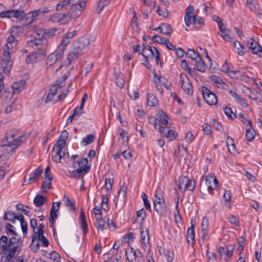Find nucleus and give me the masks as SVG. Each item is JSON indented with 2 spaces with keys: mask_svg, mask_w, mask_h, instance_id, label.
Returning a JSON list of instances; mask_svg holds the SVG:
<instances>
[{
  "mask_svg": "<svg viewBox=\"0 0 262 262\" xmlns=\"http://www.w3.org/2000/svg\"><path fill=\"white\" fill-rule=\"evenodd\" d=\"M17 45V40L14 35H11L7 38V42L4 47V50L9 51L10 52L14 51Z\"/></svg>",
  "mask_w": 262,
  "mask_h": 262,
  "instance_id": "obj_16",
  "label": "nucleus"
},
{
  "mask_svg": "<svg viewBox=\"0 0 262 262\" xmlns=\"http://www.w3.org/2000/svg\"><path fill=\"white\" fill-rule=\"evenodd\" d=\"M140 234L141 236V243L142 245L145 246V240L146 236H147V241L149 239L148 230H146V231H144L143 230H142L140 231Z\"/></svg>",
  "mask_w": 262,
  "mask_h": 262,
  "instance_id": "obj_54",
  "label": "nucleus"
},
{
  "mask_svg": "<svg viewBox=\"0 0 262 262\" xmlns=\"http://www.w3.org/2000/svg\"><path fill=\"white\" fill-rule=\"evenodd\" d=\"M180 82L181 83V87L184 91L188 94H192V86L188 76L185 74L182 73L180 75Z\"/></svg>",
  "mask_w": 262,
  "mask_h": 262,
  "instance_id": "obj_10",
  "label": "nucleus"
},
{
  "mask_svg": "<svg viewBox=\"0 0 262 262\" xmlns=\"http://www.w3.org/2000/svg\"><path fill=\"white\" fill-rule=\"evenodd\" d=\"M228 221L231 224L234 226H239V219L233 215H231L229 217Z\"/></svg>",
  "mask_w": 262,
  "mask_h": 262,
  "instance_id": "obj_55",
  "label": "nucleus"
},
{
  "mask_svg": "<svg viewBox=\"0 0 262 262\" xmlns=\"http://www.w3.org/2000/svg\"><path fill=\"white\" fill-rule=\"evenodd\" d=\"M0 68L4 73L8 74L10 72L13 65L9 51L4 49L2 61L0 62Z\"/></svg>",
  "mask_w": 262,
  "mask_h": 262,
  "instance_id": "obj_6",
  "label": "nucleus"
},
{
  "mask_svg": "<svg viewBox=\"0 0 262 262\" xmlns=\"http://www.w3.org/2000/svg\"><path fill=\"white\" fill-rule=\"evenodd\" d=\"M90 168V167H87L74 170L72 171V176L77 179L80 178L82 179V178H83V175L89 170Z\"/></svg>",
  "mask_w": 262,
  "mask_h": 262,
  "instance_id": "obj_25",
  "label": "nucleus"
},
{
  "mask_svg": "<svg viewBox=\"0 0 262 262\" xmlns=\"http://www.w3.org/2000/svg\"><path fill=\"white\" fill-rule=\"evenodd\" d=\"M56 31L57 29L56 28H51L47 31L44 32L43 37H52L55 35Z\"/></svg>",
  "mask_w": 262,
  "mask_h": 262,
  "instance_id": "obj_58",
  "label": "nucleus"
},
{
  "mask_svg": "<svg viewBox=\"0 0 262 262\" xmlns=\"http://www.w3.org/2000/svg\"><path fill=\"white\" fill-rule=\"evenodd\" d=\"M15 217H16V214L14 212L8 211L5 212L3 219L5 221L8 220L14 224L15 223Z\"/></svg>",
  "mask_w": 262,
  "mask_h": 262,
  "instance_id": "obj_36",
  "label": "nucleus"
},
{
  "mask_svg": "<svg viewBox=\"0 0 262 262\" xmlns=\"http://www.w3.org/2000/svg\"><path fill=\"white\" fill-rule=\"evenodd\" d=\"M231 45L237 50L236 52L239 56H243L246 53L245 51V48L240 42L234 41L232 42Z\"/></svg>",
  "mask_w": 262,
  "mask_h": 262,
  "instance_id": "obj_28",
  "label": "nucleus"
},
{
  "mask_svg": "<svg viewBox=\"0 0 262 262\" xmlns=\"http://www.w3.org/2000/svg\"><path fill=\"white\" fill-rule=\"evenodd\" d=\"M185 22L187 26L195 24V15L191 14H185Z\"/></svg>",
  "mask_w": 262,
  "mask_h": 262,
  "instance_id": "obj_38",
  "label": "nucleus"
},
{
  "mask_svg": "<svg viewBox=\"0 0 262 262\" xmlns=\"http://www.w3.org/2000/svg\"><path fill=\"white\" fill-rule=\"evenodd\" d=\"M115 76L116 77V83L120 88H123L124 85V80L123 75L121 72L115 73Z\"/></svg>",
  "mask_w": 262,
  "mask_h": 262,
  "instance_id": "obj_35",
  "label": "nucleus"
},
{
  "mask_svg": "<svg viewBox=\"0 0 262 262\" xmlns=\"http://www.w3.org/2000/svg\"><path fill=\"white\" fill-rule=\"evenodd\" d=\"M158 115L161 121V122L163 124H167L168 123V116L162 111L158 112Z\"/></svg>",
  "mask_w": 262,
  "mask_h": 262,
  "instance_id": "obj_43",
  "label": "nucleus"
},
{
  "mask_svg": "<svg viewBox=\"0 0 262 262\" xmlns=\"http://www.w3.org/2000/svg\"><path fill=\"white\" fill-rule=\"evenodd\" d=\"M62 150H58V149H57V151L56 152V154L55 155L52 156V160L53 161L59 163L60 162L62 156L61 155Z\"/></svg>",
  "mask_w": 262,
  "mask_h": 262,
  "instance_id": "obj_59",
  "label": "nucleus"
},
{
  "mask_svg": "<svg viewBox=\"0 0 262 262\" xmlns=\"http://www.w3.org/2000/svg\"><path fill=\"white\" fill-rule=\"evenodd\" d=\"M47 201V199L42 195H37L33 200V203L36 207L42 206Z\"/></svg>",
  "mask_w": 262,
  "mask_h": 262,
  "instance_id": "obj_32",
  "label": "nucleus"
},
{
  "mask_svg": "<svg viewBox=\"0 0 262 262\" xmlns=\"http://www.w3.org/2000/svg\"><path fill=\"white\" fill-rule=\"evenodd\" d=\"M247 43L250 45L249 49L252 50L254 54H258L260 57H262V50L261 47L259 45L258 42L254 40L252 38H250L248 41Z\"/></svg>",
  "mask_w": 262,
  "mask_h": 262,
  "instance_id": "obj_15",
  "label": "nucleus"
},
{
  "mask_svg": "<svg viewBox=\"0 0 262 262\" xmlns=\"http://www.w3.org/2000/svg\"><path fill=\"white\" fill-rule=\"evenodd\" d=\"M50 12L47 7H41L38 9L31 11L26 14L23 17V19L26 24H30L36 20L43 17L46 14Z\"/></svg>",
  "mask_w": 262,
  "mask_h": 262,
  "instance_id": "obj_4",
  "label": "nucleus"
},
{
  "mask_svg": "<svg viewBox=\"0 0 262 262\" xmlns=\"http://www.w3.org/2000/svg\"><path fill=\"white\" fill-rule=\"evenodd\" d=\"M22 242L15 236L11 237L8 242V238L3 235L0 238V254H5L1 258V262H13L16 259V254L21 250Z\"/></svg>",
  "mask_w": 262,
  "mask_h": 262,
  "instance_id": "obj_1",
  "label": "nucleus"
},
{
  "mask_svg": "<svg viewBox=\"0 0 262 262\" xmlns=\"http://www.w3.org/2000/svg\"><path fill=\"white\" fill-rule=\"evenodd\" d=\"M14 94H15L14 93H13V92H11V91H8L7 90H5L4 91V92L3 93V97L4 98V99L7 101V100H11L12 97H13V95Z\"/></svg>",
  "mask_w": 262,
  "mask_h": 262,
  "instance_id": "obj_62",
  "label": "nucleus"
},
{
  "mask_svg": "<svg viewBox=\"0 0 262 262\" xmlns=\"http://www.w3.org/2000/svg\"><path fill=\"white\" fill-rule=\"evenodd\" d=\"M179 188L182 192L186 190L193 191L195 188V181L189 179L186 176H181L179 178Z\"/></svg>",
  "mask_w": 262,
  "mask_h": 262,
  "instance_id": "obj_7",
  "label": "nucleus"
},
{
  "mask_svg": "<svg viewBox=\"0 0 262 262\" xmlns=\"http://www.w3.org/2000/svg\"><path fill=\"white\" fill-rule=\"evenodd\" d=\"M81 55L80 54L72 49V50L69 52L67 59L68 64H70L72 61L76 60Z\"/></svg>",
  "mask_w": 262,
  "mask_h": 262,
  "instance_id": "obj_30",
  "label": "nucleus"
},
{
  "mask_svg": "<svg viewBox=\"0 0 262 262\" xmlns=\"http://www.w3.org/2000/svg\"><path fill=\"white\" fill-rule=\"evenodd\" d=\"M155 50L151 46L148 45L144 46L141 54L144 58L149 56H154Z\"/></svg>",
  "mask_w": 262,
  "mask_h": 262,
  "instance_id": "obj_27",
  "label": "nucleus"
},
{
  "mask_svg": "<svg viewBox=\"0 0 262 262\" xmlns=\"http://www.w3.org/2000/svg\"><path fill=\"white\" fill-rule=\"evenodd\" d=\"M16 208L18 210H21L24 212V213L28 216H30V212L29 210L26 209V208H28V206L27 205H24L21 203L17 204L16 206Z\"/></svg>",
  "mask_w": 262,
  "mask_h": 262,
  "instance_id": "obj_46",
  "label": "nucleus"
},
{
  "mask_svg": "<svg viewBox=\"0 0 262 262\" xmlns=\"http://www.w3.org/2000/svg\"><path fill=\"white\" fill-rule=\"evenodd\" d=\"M110 2V0H99L97 8V11L98 13H100L103 7L107 5Z\"/></svg>",
  "mask_w": 262,
  "mask_h": 262,
  "instance_id": "obj_45",
  "label": "nucleus"
},
{
  "mask_svg": "<svg viewBox=\"0 0 262 262\" xmlns=\"http://www.w3.org/2000/svg\"><path fill=\"white\" fill-rule=\"evenodd\" d=\"M26 81L24 80H21L16 82H14L12 85V90L15 94H18L23 91L25 88Z\"/></svg>",
  "mask_w": 262,
  "mask_h": 262,
  "instance_id": "obj_22",
  "label": "nucleus"
},
{
  "mask_svg": "<svg viewBox=\"0 0 262 262\" xmlns=\"http://www.w3.org/2000/svg\"><path fill=\"white\" fill-rule=\"evenodd\" d=\"M161 26L164 27V28L163 29V33L169 35L171 34L173 30L169 24H161Z\"/></svg>",
  "mask_w": 262,
  "mask_h": 262,
  "instance_id": "obj_48",
  "label": "nucleus"
},
{
  "mask_svg": "<svg viewBox=\"0 0 262 262\" xmlns=\"http://www.w3.org/2000/svg\"><path fill=\"white\" fill-rule=\"evenodd\" d=\"M210 78L211 81L215 84H224V82L223 81V80L216 75H212L210 77Z\"/></svg>",
  "mask_w": 262,
  "mask_h": 262,
  "instance_id": "obj_60",
  "label": "nucleus"
},
{
  "mask_svg": "<svg viewBox=\"0 0 262 262\" xmlns=\"http://www.w3.org/2000/svg\"><path fill=\"white\" fill-rule=\"evenodd\" d=\"M77 163L79 166V168H86L88 166L86 165L88 163V160L86 158H81L80 161H78Z\"/></svg>",
  "mask_w": 262,
  "mask_h": 262,
  "instance_id": "obj_63",
  "label": "nucleus"
},
{
  "mask_svg": "<svg viewBox=\"0 0 262 262\" xmlns=\"http://www.w3.org/2000/svg\"><path fill=\"white\" fill-rule=\"evenodd\" d=\"M62 87V85H60V83H59V80H57L56 81V84L50 89V92L47 96V97L46 99V102L51 101L53 100L54 96L57 94L58 89H60Z\"/></svg>",
  "mask_w": 262,
  "mask_h": 262,
  "instance_id": "obj_18",
  "label": "nucleus"
},
{
  "mask_svg": "<svg viewBox=\"0 0 262 262\" xmlns=\"http://www.w3.org/2000/svg\"><path fill=\"white\" fill-rule=\"evenodd\" d=\"M147 103L150 106H155L158 104V100L152 94H148L147 97Z\"/></svg>",
  "mask_w": 262,
  "mask_h": 262,
  "instance_id": "obj_34",
  "label": "nucleus"
},
{
  "mask_svg": "<svg viewBox=\"0 0 262 262\" xmlns=\"http://www.w3.org/2000/svg\"><path fill=\"white\" fill-rule=\"evenodd\" d=\"M14 227L11 224H7L6 225V233H10L15 236L17 235V233L14 230Z\"/></svg>",
  "mask_w": 262,
  "mask_h": 262,
  "instance_id": "obj_50",
  "label": "nucleus"
},
{
  "mask_svg": "<svg viewBox=\"0 0 262 262\" xmlns=\"http://www.w3.org/2000/svg\"><path fill=\"white\" fill-rule=\"evenodd\" d=\"M194 227L191 225L187 230V241L188 245H193L195 242Z\"/></svg>",
  "mask_w": 262,
  "mask_h": 262,
  "instance_id": "obj_26",
  "label": "nucleus"
},
{
  "mask_svg": "<svg viewBox=\"0 0 262 262\" xmlns=\"http://www.w3.org/2000/svg\"><path fill=\"white\" fill-rule=\"evenodd\" d=\"M53 180L52 177H45V180L42 183V189L44 192H47L51 187V181Z\"/></svg>",
  "mask_w": 262,
  "mask_h": 262,
  "instance_id": "obj_31",
  "label": "nucleus"
},
{
  "mask_svg": "<svg viewBox=\"0 0 262 262\" xmlns=\"http://www.w3.org/2000/svg\"><path fill=\"white\" fill-rule=\"evenodd\" d=\"M105 224V221L104 219L101 217L98 218L95 223V226L98 230L102 231L104 229Z\"/></svg>",
  "mask_w": 262,
  "mask_h": 262,
  "instance_id": "obj_40",
  "label": "nucleus"
},
{
  "mask_svg": "<svg viewBox=\"0 0 262 262\" xmlns=\"http://www.w3.org/2000/svg\"><path fill=\"white\" fill-rule=\"evenodd\" d=\"M140 254H141L140 251L136 250L134 251L133 248L126 250L125 252L126 259L128 262H132L134 260H136Z\"/></svg>",
  "mask_w": 262,
  "mask_h": 262,
  "instance_id": "obj_19",
  "label": "nucleus"
},
{
  "mask_svg": "<svg viewBox=\"0 0 262 262\" xmlns=\"http://www.w3.org/2000/svg\"><path fill=\"white\" fill-rule=\"evenodd\" d=\"M153 42L165 45V42L168 40V38L160 37L158 35H155L151 39Z\"/></svg>",
  "mask_w": 262,
  "mask_h": 262,
  "instance_id": "obj_47",
  "label": "nucleus"
},
{
  "mask_svg": "<svg viewBox=\"0 0 262 262\" xmlns=\"http://www.w3.org/2000/svg\"><path fill=\"white\" fill-rule=\"evenodd\" d=\"M155 198L154 203L165 202V199L163 195L161 194V190H157L155 193Z\"/></svg>",
  "mask_w": 262,
  "mask_h": 262,
  "instance_id": "obj_41",
  "label": "nucleus"
},
{
  "mask_svg": "<svg viewBox=\"0 0 262 262\" xmlns=\"http://www.w3.org/2000/svg\"><path fill=\"white\" fill-rule=\"evenodd\" d=\"M80 15V10L73 6L72 9L66 13H55L51 15L49 20L59 25H65L72 20H76Z\"/></svg>",
  "mask_w": 262,
  "mask_h": 262,
  "instance_id": "obj_2",
  "label": "nucleus"
},
{
  "mask_svg": "<svg viewBox=\"0 0 262 262\" xmlns=\"http://www.w3.org/2000/svg\"><path fill=\"white\" fill-rule=\"evenodd\" d=\"M225 249L227 250V253H226V258H230L233 255V251L234 250L233 245H227Z\"/></svg>",
  "mask_w": 262,
  "mask_h": 262,
  "instance_id": "obj_53",
  "label": "nucleus"
},
{
  "mask_svg": "<svg viewBox=\"0 0 262 262\" xmlns=\"http://www.w3.org/2000/svg\"><path fill=\"white\" fill-rule=\"evenodd\" d=\"M70 6L69 10L72 9V7H75L76 9L80 10V15L85 7V1L76 2L75 0H64L60 2L56 5V10L57 11L62 10Z\"/></svg>",
  "mask_w": 262,
  "mask_h": 262,
  "instance_id": "obj_5",
  "label": "nucleus"
},
{
  "mask_svg": "<svg viewBox=\"0 0 262 262\" xmlns=\"http://www.w3.org/2000/svg\"><path fill=\"white\" fill-rule=\"evenodd\" d=\"M187 55L188 57L191 58L193 61L196 60L199 58V57H201L198 52H196L194 50L191 49H188Z\"/></svg>",
  "mask_w": 262,
  "mask_h": 262,
  "instance_id": "obj_39",
  "label": "nucleus"
},
{
  "mask_svg": "<svg viewBox=\"0 0 262 262\" xmlns=\"http://www.w3.org/2000/svg\"><path fill=\"white\" fill-rule=\"evenodd\" d=\"M224 111L225 114L229 119L233 120L236 117V115L233 113L230 107L226 106L224 107Z\"/></svg>",
  "mask_w": 262,
  "mask_h": 262,
  "instance_id": "obj_42",
  "label": "nucleus"
},
{
  "mask_svg": "<svg viewBox=\"0 0 262 262\" xmlns=\"http://www.w3.org/2000/svg\"><path fill=\"white\" fill-rule=\"evenodd\" d=\"M95 139V135L92 134H89L83 138L81 143L84 146H86L92 143L94 141Z\"/></svg>",
  "mask_w": 262,
  "mask_h": 262,
  "instance_id": "obj_37",
  "label": "nucleus"
},
{
  "mask_svg": "<svg viewBox=\"0 0 262 262\" xmlns=\"http://www.w3.org/2000/svg\"><path fill=\"white\" fill-rule=\"evenodd\" d=\"M63 54L62 52L57 49L48 56L46 60V64L49 67L53 66L62 58Z\"/></svg>",
  "mask_w": 262,
  "mask_h": 262,
  "instance_id": "obj_12",
  "label": "nucleus"
},
{
  "mask_svg": "<svg viewBox=\"0 0 262 262\" xmlns=\"http://www.w3.org/2000/svg\"><path fill=\"white\" fill-rule=\"evenodd\" d=\"M14 14L15 18H20L24 20L23 19V17L25 14H24V12L21 10H14Z\"/></svg>",
  "mask_w": 262,
  "mask_h": 262,
  "instance_id": "obj_64",
  "label": "nucleus"
},
{
  "mask_svg": "<svg viewBox=\"0 0 262 262\" xmlns=\"http://www.w3.org/2000/svg\"><path fill=\"white\" fill-rule=\"evenodd\" d=\"M226 143L229 151L230 153L234 154L236 151V147L233 139L228 136L227 138Z\"/></svg>",
  "mask_w": 262,
  "mask_h": 262,
  "instance_id": "obj_33",
  "label": "nucleus"
},
{
  "mask_svg": "<svg viewBox=\"0 0 262 262\" xmlns=\"http://www.w3.org/2000/svg\"><path fill=\"white\" fill-rule=\"evenodd\" d=\"M79 220L80 221L81 228L82 230L83 235H85L88 230V227L85 220L84 210L83 208H81L80 209Z\"/></svg>",
  "mask_w": 262,
  "mask_h": 262,
  "instance_id": "obj_23",
  "label": "nucleus"
},
{
  "mask_svg": "<svg viewBox=\"0 0 262 262\" xmlns=\"http://www.w3.org/2000/svg\"><path fill=\"white\" fill-rule=\"evenodd\" d=\"M6 138V143L3 146L6 147L5 150L8 154L14 152L26 139L25 136L19 135L18 132L15 129L7 133Z\"/></svg>",
  "mask_w": 262,
  "mask_h": 262,
  "instance_id": "obj_3",
  "label": "nucleus"
},
{
  "mask_svg": "<svg viewBox=\"0 0 262 262\" xmlns=\"http://www.w3.org/2000/svg\"><path fill=\"white\" fill-rule=\"evenodd\" d=\"M206 185L209 191L218 189V181L214 176H207L206 178Z\"/></svg>",
  "mask_w": 262,
  "mask_h": 262,
  "instance_id": "obj_14",
  "label": "nucleus"
},
{
  "mask_svg": "<svg viewBox=\"0 0 262 262\" xmlns=\"http://www.w3.org/2000/svg\"><path fill=\"white\" fill-rule=\"evenodd\" d=\"M76 31L67 33L62 38L58 49L63 53L64 52L67 45L70 42L71 39L75 36Z\"/></svg>",
  "mask_w": 262,
  "mask_h": 262,
  "instance_id": "obj_11",
  "label": "nucleus"
},
{
  "mask_svg": "<svg viewBox=\"0 0 262 262\" xmlns=\"http://www.w3.org/2000/svg\"><path fill=\"white\" fill-rule=\"evenodd\" d=\"M202 94L207 103L210 105H215L217 102L216 95L206 87H202Z\"/></svg>",
  "mask_w": 262,
  "mask_h": 262,
  "instance_id": "obj_8",
  "label": "nucleus"
},
{
  "mask_svg": "<svg viewBox=\"0 0 262 262\" xmlns=\"http://www.w3.org/2000/svg\"><path fill=\"white\" fill-rule=\"evenodd\" d=\"M42 172V169L40 167H39L35 170L31 172L29 174V182L28 184L32 183L38 180Z\"/></svg>",
  "mask_w": 262,
  "mask_h": 262,
  "instance_id": "obj_24",
  "label": "nucleus"
},
{
  "mask_svg": "<svg viewBox=\"0 0 262 262\" xmlns=\"http://www.w3.org/2000/svg\"><path fill=\"white\" fill-rule=\"evenodd\" d=\"M248 125L246 126L245 136L248 141H251L255 137V131L252 127V121L249 119L247 121Z\"/></svg>",
  "mask_w": 262,
  "mask_h": 262,
  "instance_id": "obj_17",
  "label": "nucleus"
},
{
  "mask_svg": "<svg viewBox=\"0 0 262 262\" xmlns=\"http://www.w3.org/2000/svg\"><path fill=\"white\" fill-rule=\"evenodd\" d=\"M46 39H40L35 38L28 41V44L31 47H36L38 49H44L45 46L44 42H46Z\"/></svg>",
  "mask_w": 262,
  "mask_h": 262,
  "instance_id": "obj_20",
  "label": "nucleus"
},
{
  "mask_svg": "<svg viewBox=\"0 0 262 262\" xmlns=\"http://www.w3.org/2000/svg\"><path fill=\"white\" fill-rule=\"evenodd\" d=\"M194 61L197 70L202 73H204L206 71V64L202 58L199 57V58Z\"/></svg>",
  "mask_w": 262,
  "mask_h": 262,
  "instance_id": "obj_29",
  "label": "nucleus"
},
{
  "mask_svg": "<svg viewBox=\"0 0 262 262\" xmlns=\"http://www.w3.org/2000/svg\"><path fill=\"white\" fill-rule=\"evenodd\" d=\"M114 182V179L106 178L105 181V187L107 191L111 190L112 188V185Z\"/></svg>",
  "mask_w": 262,
  "mask_h": 262,
  "instance_id": "obj_57",
  "label": "nucleus"
},
{
  "mask_svg": "<svg viewBox=\"0 0 262 262\" xmlns=\"http://www.w3.org/2000/svg\"><path fill=\"white\" fill-rule=\"evenodd\" d=\"M177 136L178 133H177L176 131L173 129L168 130L165 135V137L167 138H169L170 140H174Z\"/></svg>",
  "mask_w": 262,
  "mask_h": 262,
  "instance_id": "obj_49",
  "label": "nucleus"
},
{
  "mask_svg": "<svg viewBox=\"0 0 262 262\" xmlns=\"http://www.w3.org/2000/svg\"><path fill=\"white\" fill-rule=\"evenodd\" d=\"M102 201H101V206L103 209L105 211L107 210V204H108V198L106 195L103 194L102 195Z\"/></svg>",
  "mask_w": 262,
  "mask_h": 262,
  "instance_id": "obj_52",
  "label": "nucleus"
},
{
  "mask_svg": "<svg viewBox=\"0 0 262 262\" xmlns=\"http://www.w3.org/2000/svg\"><path fill=\"white\" fill-rule=\"evenodd\" d=\"M63 200H64V204L66 206L70 207L73 210L75 209V207H74V204L70 200V199L68 196L64 195L63 196Z\"/></svg>",
  "mask_w": 262,
  "mask_h": 262,
  "instance_id": "obj_51",
  "label": "nucleus"
},
{
  "mask_svg": "<svg viewBox=\"0 0 262 262\" xmlns=\"http://www.w3.org/2000/svg\"><path fill=\"white\" fill-rule=\"evenodd\" d=\"M43 234L44 233L41 232L34 231L32 235V242L30 245V248L34 252H37L40 247V245L38 242L35 243V241L37 239V241H39L40 239L42 238V237L44 236Z\"/></svg>",
  "mask_w": 262,
  "mask_h": 262,
  "instance_id": "obj_13",
  "label": "nucleus"
},
{
  "mask_svg": "<svg viewBox=\"0 0 262 262\" xmlns=\"http://www.w3.org/2000/svg\"><path fill=\"white\" fill-rule=\"evenodd\" d=\"M154 208L158 214L163 216L165 215L168 211V208L165 202L154 203Z\"/></svg>",
  "mask_w": 262,
  "mask_h": 262,
  "instance_id": "obj_21",
  "label": "nucleus"
},
{
  "mask_svg": "<svg viewBox=\"0 0 262 262\" xmlns=\"http://www.w3.org/2000/svg\"><path fill=\"white\" fill-rule=\"evenodd\" d=\"M89 45V41L87 38H80L74 43L72 49L82 55Z\"/></svg>",
  "mask_w": 262,
  "mask_h": 262,
  "instance_id": "obj_9",
  "label": "nucleus"
},
{
  "mask_svg": "<svg viewBox=\"0 0 262 262\" xmlns=\"http://www.w3.org/2000/svg\"><path fill=\"white\" fill-rule=\"evenodd\" d=\"M226 72L228 75L232 78H236L239 75V71L238 70H231L229 69Z\"/></svg>",
  "mask_w": 262,
  "mask_h": 262,
  "instance_id": "obj_56",
  "label": "nucleus"
},
{
  "mask_svg": "<svg viewBox=\"0 0 262 262\" xmlns=\"http://www.w3.org/2000/svg\"><path fill=\"white\" fill-rule=\"evenodd\" d=\"M141 197L143 199L144 202V205L147 210H148L149 212L151 211V208L150 206V204L149 202L148 201L147 195L145 193H142L141 195Z\"/></svg>",
  "mask_w": 262,
  "mask_h": 262,
  "instance_id": "obj_44",
  "label": "nucleus"
},
{
  "mask_svg": "<svg viewBox=\"0 0 262 262\" xmlns=\"http://www.w3.org/2000/svg\"><path fill=\"white\" fill-rule=\"evenodd\" d=\"M157 12L159 16H163L164 18L167 17L169 14L167 9H160L158 6H157Z\"/></svg>",
  "mask_w": 262,
  "mask_h": 262,
  "instance_id": "obj_61",
  "label": "nucleus"
}]
</instances>
